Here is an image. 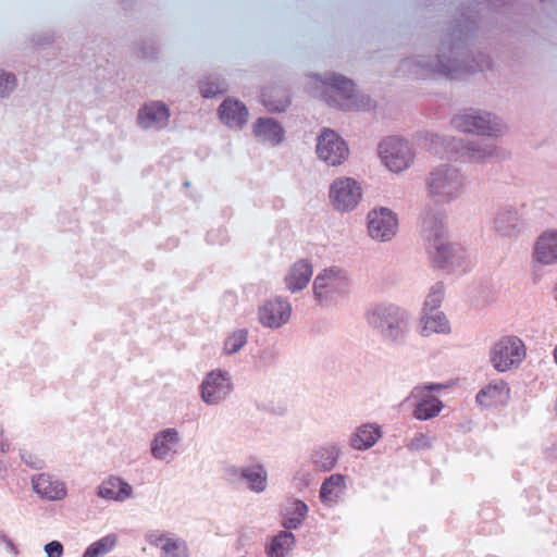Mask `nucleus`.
<instances>
[{
	"instance_id": "f257e3e1",
	"label": "nucleus",
	"mask_w": 557,
	"mask_h": 557,
	"mask_svg": "<svg viewBox=\"0 0 557 557\" xmlns=\"http://www.w3.org/2000/svg\"><path fill=\"white\" fill-rule=\"evenodd\" d=\"M474 28L475 21L472 18L456 21L454 27L445 33L438 54L405 58L400 63V71L413 79L438 76L461 79L467 74L488 70L492 65L490 55L475 53L469 48V39Z\"/></svg>"
},
{
	"instance_id": "f03ea898",
	"label": "nucleus",
	"mask_w": 557,
	"mask_h": 557,
	"mask_svg": "<svg viewBox=\"0 0 557 557\" xmlns=\"http://www.w3.org/2000/svg\"><path fill=\"white\" fill-rule=\"evenodd\" d=\"M368 324L380 334L382 339L394 347L407 344L410 333V314L401 307L381 302L367 311Z\"/></svg>"
},
{
	"instance_id": "7ed1b4c3",
	"label": "nucleus",
	"mask_w": 557,
	"mask_h": 557,
	"mask_svg": "<svg viewBox=\"0 0 557 557\" xmlns=\"http://www.w3.org/2000/svg\"><path fill=\"white\" fill-rule=\"evenodd\" d=\"M429 150L441 159L483 162L495 152V146L483 140H463L440 134H429Z\"/></svg>"
},
{
	"instance_id": "20e7f679",
	"label": "nucleus",
	"mask_w": 557,
	"mask_h": 557,
	"mask_svg": "<svg viewBox=\"0 0 557 557\" xmlns=\"http://www.w3.org/2000/svg\"><path fill=\"white\" fill-rule=\"evenodd\" d=\"M315 78L325 86L322 96L330 107L342 111L351 110V100L355 98L356 91L352 79L335 72L315 75Z\"/></svg>"
},
{
	"instance_id": "39448f33",
	"label": "nucleus",
	"mask_w": 557,
	"mask_h": 557,
	"mask_svg": "<svg viewBox=\"0 0 557 557\" xmlns=\"http://www.w3.org/2000/svg\"><path fill=\"white\" fill-rule=\"evenodd\" d=\"M428 185L433 196L441 198L444 202H450L460 195L463 188V177L458 169L444 164L430 173Z\"/></svg>"
},
{
	"instance_id": "423d86ee",
	"label": "nucleus",
	"mask_w": 557,
	"mask_h": 557,
	"mask_svg": "<svg viewBox=\"0 0 557 557\" xmlns=\"http://www.w3.org/2000/svg\"><path fill=\"white\" fill-rule=\"evenodd\" d=\"M453 125L463 133L496 137L502 134L500 120L488 112L468 109L453 117Z\"/></svg>"
},
{
	"instance_id": "0eeeda50",
	"label": "nucleus",
	"mask_w": 557,
	"mask_h": 557,
	"mask_svg": "<svg viewBox=\"0 0 557 557\" xmlns=\"http://www.w3.org/2000/svg\"><path fill=\"white\" fill-rule=\"evenodd\" d=\"M348 278L344 271L331 267L320 272L313 281L314 299L322 306H327L337 297L347 294Z\"/></svg>"
},
{
	"instance_id": "6e6552de",
	"label": "nucleus",
	"mask_w": 557,
	"mask_h": 557,
	"mask_svg": "<svg viewBox=\"0 0 557 557\" xmlns=\"http://www.w3.org/2000/svg\"><path fill=\"white\" fill-rule=\"evenodd\" d=\"M233 389L234 383L230 372L214 369L203 376L199 385V395L206 405L214 406L227 399Z\"/></svg>"
},
{
	"instance_id": "1a4fd4ad",
	"label": "nucleus",
	"mask_w": 557,
	"mask_h": 557,
	"mask_svg": "<svg viewBox=\"0 0 557 557\" xmlns=\"http://www.w3.org/2000/svg\"><path fill=\"white\" fill-rule=\"evenodd\" d=\"M525 356L524 345L517 336L499 339L490 351V361L497 372H506L517 367Z\"/></svg>"
},
{
	"instance_id": "9d476101",
	"label": "nucleus",
	"mask_w": 557,
	"mask_h": 557,
	"mask_svg": "<svg viewBox=\"0 0 557 557\" xmlns=\"http://www.w3.org/2000/svg\"><path fill=\"white\" fill-rule=\"evenodd\" d=\"M315 152L327 165L337 166L347 160L349 148L346 140L334 129L323 128L317 138Z\"/></svg>"
},
{
	"instance_id": "9b49d317",
	"label": "nucleus",
	"mask_w": 557,
	"mask_h": 557,
	"mask_svg": "<svg viewBox=\"0 0 557 557\" xmlns=\"http://www.w3.org/2000/svg\"><path fill=\"white\" fill-rule=\"evenodd\" d=\"M398 226L397 214L387 207H375L367 214L368 234L376 242H391L396 236Z\"/></svg>"
},
{
	"instance_id": "f8f14e48",
	"label": "nucleus",
	"mask_w": 557,
	"mask_h": 557,
	"mask_svg": "<svg viewBox=\"0 0 557 557\" xmlns=\"http://www.w3.org/2000/svg\"><path fill=\"white\" fill-rule=\"evenodd\" d=\"M379 153L386 168L396 173L408 169L413 160L409 143L396 136L384 138L379 145Z\"/></svg>"
},
{
	"instance_id": "ddd939ff",
	"label": "nucleus",
	"mask_w": 557,
	"mask_h": 557,
	"mask_svg": "<svg viewBox=\"0 0 557 557\" xmlns=\"http://www.w3.org/2000/svg\"><path fill=\"white\" fill-rule=\"evenodd\" d=\"M431 263L434 268L448 270L450 268H461L466 260V249L457 243H450L447 239L432 243L426 246Z\"/></svg>"
},
{
	"instance_id": "4468645a",
	"label": "nucleus",
	"mask_w": 557,
	"mask_h": 557,
	"mask_svg": "<svg viewBox=\"0 0 557 557\" xmlns=\"http://www.w3.org/2000/svg\"><path fill=\"white\" fill-rule=\"evenodd\" d=\"M361 197V187L351 177L337 178L330 186V199L337 211L349 212L354 210L360 202Z\"/></svg>"
},
{
	"instance_id": "2eb2a0df",
	"label": "nucleus",
	"mask_w": 557,
	"mask_h": 557,
	"mask_svg": "<svg viewBox=\"0 0 557 557\" xmlns=\"http://www.w3.org/2000/svg\"><path fill=\"white\" fill-rule=\"evenodd\" d=\"M405 403L412 408V417L419 421H428L437 417L444 408L443 401L429 391L413 387Z\"/></svg>"
},
{
	"instance_id": "dca6fc26",
	"label": "nucleus",
	"mask_w": 557,
	"mask_h": 557,
	"mask_svg": "<svg viewBox=\"0 0 557 557\" xmlns=\"http://www.w3.org/2000/svg\"><path fill=\"white\" fill-rule=\"evenodd\" d=\"M290 313L292 306L289 301L282 296H276L259 307L258 319L263 326L274 330L287 323Z\"/></svg>"
},
{
	"instance_id": "f3484780",
	"label": "nucleus",
	"mask_w": 557,
	"mask_h": 557,
	"mask_svg": "<svg viewBox=\"0 0 557 557\" xmlns=\"http://www.w3.org/2000/svg\"><path fill=\"white\" fill-rule=\"evenodd\" d=\"M225 475L230 482H246L250 491L262 493L267 488L268 473L261 463L225 469Z\"/></svg>"
},
{
	"instance_id": "a211bd4d",
	"label": "nucleus",
	"mask_w": 557,
	"mask_h": 557,
	"mask_svg": "<svg viewBox=\"0 0 557 557\" xmlns=\"http://www.w3.org/2000/svg\"><path fill=\"white\" fill-rule=\"evenodd\" d=\"M181 442L180 433L174 428H166L157 432L150 443V453L156 460L170 463L177 455Z\"/></svg>"
},
{
	"instance_id": "6ab92c4d",
	"label": "nucleus",
	"mask_w": 557,
	"mask_h": 557,
	"mask_svg": "<svg viewBox=\"0 0 557 557\" xmlns=\"http://www.w3.org/2000/svg\"><path fill=\"white\" fill-rule=\"evenodd\" d=\"M493 227L500 236L511 237L521 232L523 223L518 210L508 205L497 209L493 220Z\"/></svg>"
},
{
	"instance_id": "aec40b11",
	"label": "nucleus",
	"mask_w": 557,
	"mask_h": 557,
	"mask_svg": "<svg viewBox=\"0 0 557 557\" xmlns=\"http://www.w3.org/2000/svg\"><path fill=\"white\" fill-rule=\"evenodd\" d=\"M252 134L259 141L269 143L272 146H278L285 139L283 125L269 116H260L255 121Z\"/></svg>"
},
{
	"instance_id": "412c9836",
	"label": "nucleus",
	"mask_w": 557,
	"mask_h": 557,
	"mask_svg": "<svg viewBox=\"0 0 557 557\" xmlns=\"http://www.w3.org/2000/svg\"><path fill=\"white\" fill-rule=\"evenodd\" d=\"M220 120L228 127L242 128L248 120V109L238 99L226 98L218 109Z\"/></svg>"
},
{
	"instance_id": "4be33fe9",
	"label": "nucleus",
	"mask_w": 557,
	"mask_h": 557,
	"mask_svg": "<svg viewBox=\"0 0 557 557\" xmlns=\"http://www.w3.org/2000/svg\"><path fill=\"white\" fill-rule=\"evenodd\" d=\"M533 259L541 264L557 263V230L543 232L535 242Z\"/></svg>"
},
{
	"instance_id": "5701e85b",
	"label": "nucleus",
	"mask_w": 557,
	"mask_h": 557,
	"mask_svg": "<svg viewBox=\"0 0 557 557\" xmlns=\"http://www.w3.org/2000/svg\"><path fill=\"white\" fill-rule=\"evenodd\" d=\"M170 109L162 101H151L141 106V128L162 129L168 126Z\"/></svg>"
},
{
	"instance_id": "b1692460",
	"label": "nucleus",
	"mask_w": 557,
	"mask_h": 557,
	"mask_svg": "<svg viewBox=\"0 0 557 557\" xmlns=\"http://www.w3.org/2000/svg\"><path fill=\"white\" fill-rule=\"evenodd\" d=\"M510 388L508 384L503 381L491 382L482 387L476 396V403L485 408L495 407L504 404L509 398Z\"/></svg>"
},
{
	"instance_id": "393cba45",
	"label": "nucleus",
	"mask_w": 557,
	"mask_h": 557,
	"mask_svg": "<svg viewBox=\"0 0 557 557\" xmlns=\"http://www.w3.org/2000/svg\"><path fill=\"white\" fill-rule=\"evenodd\" d=\"M421 235L425 242V247L432 243L447 239L443 216L440 213L428 211L422 215Z\"/></svg>"
},
{
	"instance_id": "a878e982",
	"label": "nucleus",
	"mask_w": 557,
	"mask_h": 557,
	"mask_svg": "<svg viewBox=\"0 0 557 557\" xmlns=\"http://www.w3.org/2000/svg\"><path fill=\"white\" fill-rule=\"evenodd\" d=\"M346 490V475L334 473L325 478L319 491V498L325 506L336 505Z\"/></svg>"
},
{
	"instance_id": "bb28decb",
	"label": "nucleus",
	"mask_w": 557,
	"mask_h": 557,
	"mask_svg": "<svg viewBox=\"0 0 557 557\" xmlns=\"http://www.w3.org/2000/svg\"><path fill=\"white\" fill-rule=\"evenodd\" d=\"M313 274V268L310 262L305 259L296 261L285 276L286 288L296 293L302 290L310 282Z\"/></svg>"
},
{
	"instance_id": "cd10ccee",
	"label": "nucleus",
	"mask_w": 557,
	"mask_h": 557,
	"mask_svg": "<svg viewBox=\"0 0 557 557\" xmlns=\"http://www.w3.org/2000/svg\"><path fill=\"white\" fill-rule=\"evenodd\" d=\"M341 457V448L335 444H327L315 448L310 457L313 470L317 472L332 471Z\"/></svg>"
},
{
	"instance_id": "c85d7f7f",
	"label": "nucleus",
	"mask_w": 557,
	"mask_h": 557,
	"mask_svg": "<svg viewBox=\"0 0 557 557\" xmlns=\"http://www.w3.org/2000/svg\"><path fill=\"white\" fill-rule=\"evenodd\" d=\"M296 542L293 532L281 530L268 539L264 545V553L268 557H287Z\"/></svg>"
},
{
	"instance_id": "c756f323",
	"label": "nucleus",
	"mask_w": 557,
	"mask_h": 557,
	"mask_svg": "<svg viewBox=\"0 0 557 557\" xmlns=\"http://www.w3.org/2000/svg\"><path fill=\"white\" fill-rule=\"evenodd\" d=\"M33 487L41 497L48 499H62L66 495L64 484L46 473H41L33 480Z\"/></svg>"
},
{
	"instance_id": "7c9ffc66",
	"label": "nucleus",
	"mask_w": 557,
	"mask_h": 557,
	"mask_svg": "<svg viewBox=\"0 0 557 557\" xmlns=\"http://www.w3.org/2000/svg\"><path fill=\"white\" fill-rule=\"evenodd\" d=\"M382 435L381 428L366 423L356 429L350 436V446L357 450H367L374 446Z\"/></svg>"
},
{
	"instance_id": "2f4dec72",
	"label": "nucleus",
	"mask_w": 557,
	"mask_h": 557,
	"mask_svg": "<svg viewBox=\"0 0 557 557\" xmlns=\"http://www.w3.org/2000/svg\"><path fill=\"white\" fill-rule=\"evenodd\" d=\"M511 0H476L474 5L473 7H470L468 8L466 11H462L458 17H456L450 26L448 27V29H451L454 27V24L456 21L458 20H461V18H472L475 21V28L473 29V32L471 33V37L469 39V48L473 49V41H474V38H475V33L478 30V18H479V13L483 10V9H499V8H503L505 5H507Z\"/></svg>"
},
{
	"instance_id": "473e14b6",
	"label": "nucleus",
	"mask_w": 557,
	"mask_h": 557,
	"mask_svg": "<svg viewBox=\"0 0 557 557\" xmlns=\"http://www.w3.org/2000/svg\"><path fill=\"white\" fill-rule=\"evenodd\" d=\"M199 92L205 99H212L227 92L226 79L218 73L205 74L197 83Z\"/></svg>"
},
{
	"instance_id": "72a5a7b5",
	"label": "nucleus",
	"mask_w": 557,
	"mask_h": 557,
	"mask_svg": "<svg viewBox=\"0 0 557 557\" xmlns=\"http://www.w3.org/2000/svg\"><path fill=\"white\" fill-rule=\"evenodd\" d=\"M131 486L120 478L111 476L99 486L98 495L111 500H124L131 495Z\"/></svg>"
},
{
	"instance_id": "f704fd0d",
	"label": "nucleus",
	"mask_w": 557,
	"mask_h": 557,
	"mask_svg": "<svg viewBox=\"0 0 557 557\" xmlns=\"http://www.w3.org/2000/svg\"><path fill=\"white\" fill-rule=\"evenodd\" d=\"M292 505V512L284 513L281 521V525L284 528V531L290 532L292 530H297L301 527L309 512L308 505L299 498H293Z\"/></svg>"
},
{
	"instance_id": "c9c22d12",
	"label": "nucleus",
	"mask_w": 557,
	"mask_h": 557,
	"mask_svg": "<svg viewBox=\"0 0 557 557\" xmlns=\"http://www.w3.org/2000/svg\"><path fill=\"white\" fill-rule=\"evenodd\" d=\"M421 334L429 336L433 333H447L449 332V322L446 315L441 311L423 312L421 318Z\"/></svg>"
},
{
	"instance_id": "e433bc0d",
	"label": "nucleus",
	"mask_w": 557,
	"mask_h": 557,
	"mask_svg": "<svg viewBox=\"0 0 557 557\" xmlns=\"http://www.w3.org/2000/svg\"><path fill=\"white\" fill-rule=\"evenodd\" d=\"M280 92L281 95L276 97L273 90H262V104L269 112L282 113L289 108L292 103L290 95L287 90H282Z\"/></svg>"
},
{
	"instance_id": "4c0bfd02",
	"label": "nucleus",
	"mask_w": 557,
	"mask_h": 557,
	"mask_svg": "<svg viewBox=\"0 0 557 557\" xmlns=\"http://www.w3.org/2000/svg\"><path fill=\"white\" fill-rule=\"evenodd\" d=\"M248 341V330L237 329L231 333L223 343V352L226 356H232L238 352Z\"/></svg>"
},
{
	"instance_id": "58836bf2",
	"label": "nucleus",
	"mask_w": 557,
	"mask_h": 557,
	"mask_svg": "<svg viewBox=\"0 0 557 557\" xmlns=\"http://www.w3.org/2000/svg\"><path fill=\"white\" fill-rule=\"evenodd\" d=\"M161 557H188L186 541L180 537L165 539L161 545Z\"/></svg>"
},
{
	"instance_id": "ea45409f",
	"label": "nucleus",
	"mask_w": 557,
	"mask_h": 557,
	"mask_svg": "<svg viewBox=\"0 0 557 557\" xmlns=\"http://www.w3.org/2000/svg\"><path fill=\"white\" fill-rule=\"evenodd\" d=\"M116 544L114 534L107 535L92 543L84 553L83 557H101L109 553Z\"/></svg>"
},
{
	"instance_id": "a19ab883",
	"label": "nucleus",
	"mask_w": 557,
	"mask_h": 557,
	"mask_svg": "<svg viewBox=\"0 0 557 557\" xmlns=\"http://www.w3.org/2000/svg\"><path fill=\"white\" fill-rule=\"evenodd\" d=\"M444 299V284L443 282H436L430 289L426 296L422 309L423 312H435L438 311L441 304Z\"/></svg>"
},
{
	"instance_id": "79ce46f5",
	"label": "nucleus",
	"mask_w": 557,
	"mask_h": 557,
	"mask_svg": "<svg viewBox=\"0 0 557 557\" xmlns=\"http://www.w3.org/2000/svg\"><path fill=\"white\" fill-rule=\"evenodd\" d=\"M409 450L420 451L432 447L431 438L424 433L416 434L407 445Z\"/></svg>"
},
{
	"instance_id": "37998d69",
	"label": "nucleus",
	"mask_w": 557,
	"mask_h": 557,
	"mask_svg": "<svg viewBox=\"0 0 557 557\" xmlns=\"http://www.w3.org/2000/svg\"><path fill=\"white\" fill-rule=\"evenodd\" d=\"M141 60H156L159 53V45L154 39H141Z\"/></svg>"
},
{
	"instance_id": "c03bdc74",
	"label": "nucleus",
	"mask_w": 557,
	"mask_h": 557,
	"mask_svg": "<svg viewBox=\"0 0 557 557\" xmlns=\"http://www.w3.org/2000/svg\"><path fill=\"white\" fill-rule=\"evenodd\" d=\"M16 86V78L13 74L1 73L0 74V96L4 97L12 91Z\"/></svg>"
},
{
	"instance_id": "a18cd8bd",
	"label": "nucleus",
	"mask_w": 557,
	"mask_h": 557,
	"mask_svg": "<svg viewBox=\"0 0 557 557\" xmlns=\"http://www.w3.org/2000/svg\"><path fill=\"white\" fill-rule=\"evenodd\" d=\"M206 240L211 245H222L227 240V232L225 228H218L207 233Z\"/></svg>"
},
{
	"instance_id": "49530a36",
	"label": "nucleus",
	"mask_w": 557,
	"mask_h": 557,
	"mask_svg": "<svg viewBox=\"0 0 557 557\" xmlns=\"http://www.w3.org/2000/svg\"><path fill=\"white\" fill-rule=\"evenodd\" d=\"M371 98L367 95H356L351 100V109L356 110H368L371 107Z\"/></svg>"
},
{
	"instance_id": "de8ad7c7",
	"label": "nucleus",
	"mask_w": 557,
	"mask_h": 557,
	"mask_svg": "<svg viewBox=\"0 0 557 557\" xmlns=\"http://www.w3.org/2000/svg\"><path fill=\"white\" fill-rule=\"evenodd\" d=\"M48 557H61L63 554V546L58 541H52L45 546Z\"/></svg>"
},
{
	"instance_id": "09e8293b",
	"label": "nucleus",
	"mask_w": 557,
	"mask_h": 557,
	"mask_svg": "<svg viewBox=\"0 0 557 557\" xmlns=\"http://www.w3.org/2000/svg\"><path fill=\"white\" fill-rule=\"evenodd\" d=\"M165 539H170V537L166 536V534L161 533L159 531H153L146 535L147 542H149L151 545H154V546H159V545L161 546L165 542Z\"/></svg>"
},
{
	"instance_id": "8fccbe9b",
	"label": "nucleus",
	"mask_w": 557,
	"mask_h": 557,
	"mask_svg": "<svg viewBox=\"0 0 557 557\" xmlns=\"http://www.w3.org/2000/svg\"><path fill=\"white\" fill-rule=\"evenodd\" d=\"M418 389L429 391V393L433 394L434 392H440L445 388V385L441 383H425L423 385L414 386Z\"/></svg>"
},
{
	"instance_id": "3c124183",
	"label": "nucleus",
	"mask_w": 557,
	"mask_h": 557,
	"mask_svg": "<svg viewBox=\"0 0 557 557\" xmlns=\"http://www.w3.org/2000/svg\"><path fill=\"white\" fill-rule=\"evenodd\" d=\"M10 448V444L8 441L3 437V431L0 428V451L5 453Z\"/></svg>"
},
{
	"instance_id": "603ef678",
	"label": "nucleus",
	"mask_w": 557,
	"mask_h": 557,
	"mask_svg": "<svg viewBox=\"0 0 557 557\" xmlns=\"http://www.w3.org/2000/svg\"><path fill=\"white\" fill-rule=\"evenodd\" d=\"M1 539H2V540H3V541H4V542H5V543H7V544L12 548V549L14 548L13 543H11V542L7 539V536H4V535H3V536H1Z\"/></svg>"
},
{
	"instance_id": "864d4df0",
	"label": "nucleus",
	"mask_w": 557,
	"mask_h": 557,
	"mask_svg": "<svg viewBox=\"0 0 557 557\" xmlns=\"http://www.w3.org/2000/svg\"><path fill=\"white\" fill-rule=\"evenodd\" d=\"M553 355H554L555 362L557 363V346L555 347Z\"/></svg>"
},
{
	"instance_id": "5fc2aeb1",
	"label": "nucleus",
	"mask_w": 557,
	"mask_h": 557,
	"mask_svg": "<svg viewBox=\"0 0 557 557\" xmlns=\"http://www.w3.org/2000/svg\"><path fill=\"white\" fill-rule=\"evenodd\" d=\"M184 185H185V186H189V182H188V181H186V182L184 183Z\"/></svg>"
},
{
	"instance_id": "6e6d98bb",
	"label": "nucleus",
	"mask_w": 557,
	"mask_h": 557,
	"mask_svg": "<svg viewBox=\"0 0 557 557\" xmlns=\"http://www.w3.org/2000/svg\"><path fill=\"white\" fill-rule=\"evenodd\" d=\"M555 448L557 449V444L555 445Z\"/></svg>"
}]
</instances>
